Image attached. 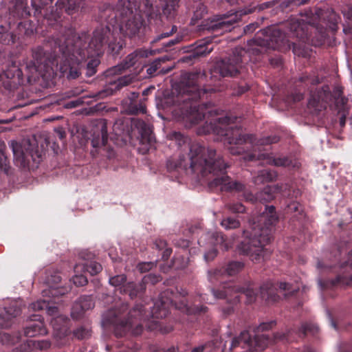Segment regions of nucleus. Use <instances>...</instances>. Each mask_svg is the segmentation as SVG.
I'll return each mask as SVG.
<instances>
[{
    "mask_svg": "<svg viewBox=\"0 0 352 352\" xmlns=\"http://www.w3.org/2000/svg\"><path fill=\"white\" fill-rule=\"evenodd\" d=\"M170 307L179 309L187 316L193 318L204 315L208 310L205 305H193L189 306L185 300H182L177 302L175 298V294L171 289H168L162 292L160 294L159 299L154 303L151 311L152 316L156 318H165L168 315Z\"/></svg>",
    "mask_w": 352,
    "mask_h": 352,
    "instance_id": "obj_10",
    "label": "nucleus"
},
{
    "mask_svg": "<svg viewBox=\"0 0 352 352\" xmlns=\"http://www.w3.org/2000/svg\"><path fill=\"white\" fill-rule=\"evenodd\" d=\"M276 325V321L263 322L254 330L255 335L254 338L250 334L248 331H242L240 335L232 339L230 350L241 346L242 349H248V352H254L258 350H263L268 344L272 340H292L291 336L295 333L300 338H304L310 334L316 336L319 332L318 327L312 322H304L299 327H294L289 329L287 333H276L271 338L269 335L263 333L259 335L260 332L269 330Z\"/></svg>",
    "mask_w": 352,
    "mask_h": 352,
    "instance_id": "obj_6",
    "label": "nucleus"
},
{
    "mask_svg": "<svg viewBox=\"0 0 352 352\" xmlns=\"http://www.w3.org/2000/svg\"><path fill=\"white\" fill-rule=\"evenodd\" d=\"M224 299L226 300V305L222 306L221 311L224 316H228L234 312L236 306L240 302V298L239 295L232 294V296Z\"/></svg>",
    "mask_w": 352,
    "mask_h": 352,
    "instance_id": "obj_39",
    "label": "nucleus"
},
{
    "mask_svg": "<svg viewBox=\"0 0 352 352\" xmlns=\"http://www.w3.org/2000/svg\"><path fill=\"white\" fill-rule=\"evenodd\" d=\"M212 345V342H208L204 344L193 348L190 352H204L207 347L211 346Z\"/></svg>",
    "mask_w": 352,
    "mask_h": 352,
    "instance_id": "obj_63",
    "label": "nucleus"
},
{
    "mask_svg": "<svg viewBox=\"0 0 352 352\" xmlns=\"http://www.w3.org/2000/svg\"><path fill=\"white\" fill-rule=\"evenodd\" d=\"M9 168L10 166L8 160L5 155V153L1 150H0V169L8 174Z\"/></svg>",
    "mask_w": 352,
    "mask_h": 352,
    "instance_id": "obj_54",
    "label": "nucleus"
},
{
    "mask_svg": "<svg viewBox=\"0 0 352 352\" xmlns=\"http://www.w3.org/2000/svg\"><path fill=\"white\" fill-rule=\"evenodd\" d=\"M279 140L277 136H268L258 141L260 145H269L271 144L276 143Z\"/></svg>",
    "mask_w": 352,
    "mask_h": 352,
    "instance_id": "obj_57",
    "label": "nucleus"
},
{
    "mask_svg": "<svg viewBox=\"0 0 352 352\" xmlns=\"http://www.w3.org/2000/svg\"><path fill=\"white\" fill-rule=\"evenodd\" d=\"M346 267L352 268V251L349 253L347 260L341 264L342 269H344Z\"/></svg>",
    "mask_w": 352,
    "mask_h": 352,
    "instance_id": "obj_64",
    "label": "nucleus"
},
{
    "mask_svg": "<svg viewBox=\"0 0 352 352\" xmlns=\"http://www.w3.org/2000/svg\"><path fill=\"white\" fill-rule=\"evenodd\" d=\"M74 335L79 340L87 339L91 336V331L84 327H80L74 331Z\"/></svg>",
    "mask_w": 352,
    "mask_h": 352,
    "instance_id": "obj_48",
    "label": "nucleus"
},
{
    "mask_svg": "<svg viewBox=\"0 0 352 352\" xmlns=\"http://www.w3.org/2000/svg\"><path fill=\"white\" fill-rule=\"evenodd\" d=\"M103 53L104 52L101 54H93L85 58V65L82 67V70L85 72L87 77H91L96 74L98 67L100 64V60L98 57L102 55Z\"/></svg>",
    "mask_w": 352,
    "mask_h": 352,
    "instance_id": "obj_33",
    "label": "nucleus"
},
{
    "mask_svg": "<svg viewBox=\"0 0 352 352\" xmlns=\"http://www.w3.org/2000/svg\"><path fill=\"white\" fill-rule=\"evenodd\" d=\"M320 287L325 289L333 288L338 286L348 285L352 284V275L347 278L343 275H338L334 278H328L319 282Z\"/></svg>",
    "mask_w": 352,
    "mask_h": 352,
    "instance_id": "obj_31",
    "label": "nucleus"
},
{
    "mask_svg": "<svg viewBox=\"0 0 352 352\" xmlns=\"http://www.w3.org/2000/svg\"><path fill=\"white\" fill-rule=\"evenodd\" d=\"M336 97L335 98L336 105L340 109H344L345 104L347 102V99L342 96L341 90H338L336 93Z\"/></svg>",
    "mask_w": 352,
    "mask_h": 352,
    "instance_id": "obj_52",
    "label": "nucleus"
},
{
    "mask_svg": "<svg viewBox=\"0 0 352 352\" xmlns=\"http://www.w3.org/2000/svg\"><path fill=\"white\" fill-rule=\"evenodd\" d=\"M247 14L248 12L240 10L234 12L230 11L226 14H216L203 20L201 24L198 25V30L199 31L207 30L212 33L219 32V34H222L224 32L230 31L232 25L241 20L243 15Z\"/></svg>",
    "mask_w": 352,
    "mask_h": 352,
    "instance_id": "obj_13",
    "label": "nucleus"
},
{
    "mask_svg": "<svg viewBox=\"0 0 352 352\" xmlns=\"http://www.w3.org/2000/svg\"><path fill=\"white\" fill-rule=\"evenodd\" d=\"M249 89L250 87L246 82H241L234 89V94L237 96H241L247 92L249 90Z\"/></svg>",
    "mask_w": 352,
    "mask_h": 352,
    "instance_id": "obj_58",
    "label": "nucleus"
},
{
    "mask_svg": "<svg viewBox=\"0 0 352 352\" xmlns=\"http://www.w3.org/2000/svg\"><path fill=\"white\" fill-rule=\"evenodd\" d=\"M187 40V35L184 33H179L175 38L169 40L168 42H164L162 43L161 49H155L153 51H157L160 52L161 50L168 51L173 46Z\"/></svg>",
    "mask_w": 352,
    "mask_h": 352,
    "instance_id": "obj_41",
    "label": "nucleus"
},
{
    "mask_svg": "<svg viewBox=\"0 0 352 352\" xmlns=\"http://www.w3.org/2000/svg\"><path fill=\"white\" fill-rule=\"evenodd\" d=\"M175 245L183 249H186L189 247L190 241L187 239H179L178 240L173 241Z\"/></svg>",
    "mask_w": 352,
    "mask_h": 352,
    "instance_id": "obj_62",
    "label": "nucleus"
},
{
    "mask_svg": "<svg viewBox=\"0 0 352 352\" xmlns=\"http://www.w3.org/2000/svg\"><path fill=\"white\" fill-rule=\"evenodd\" d=\"M227 208L234 213H243L245 212V207L241 203H232L227 204Z\"/></svg>",
    "mask_w": 352,
    "mask_h": 352,
    "instance_id": "obj_53",
    "label": "nucleus"
},
{
    "mask_svg": "<svg viewBox=\"0 0 352 352\" xmlns=\"http://www.w3.org/2000/svg\"><path fill=\"white\" fill-rule=\"evenodd\" d=\"M210 291L215 298H228L232 294L239 295L241 298V295H244L248 304L252 303L256 298V292L250 283L247 287H240L233 283H226L217 288H211Z\"/></svg>",
    "mask_w": 352,
    "mask_h": 352,
    "instance_id": "obj_17",
    "label": "nucleus"
},
{
    "mask_svg": "<svg viewBox=\"0 0 352 352\" xmlns=\"http://www.w3.org/2000/svg\"><path fill=\"white\" fill-rule=\"evenodd\" d=\"M199 73H186L182 76L179 85V101L182 104L176 110V114L190 127L206 119L204 124L198 129V134L214 133L223 137L224 144L232 155H241L252 147L255 136L243 134L238 125L240 118L232 116L219 117V109L212 106L210 102H205L215 89H200L197 85Z\"/></svg>",
    "mask_w": 352,
    "mask_h": 352,
    "instance_id": "obj_2",
    "label": "nucleus"
},
{
    "mask_svg": "<svg viewBox=\"0 0 352 352\" xmlns=\"http://www.w3.org/2000/svg\"><path fill=\"white\" fill-rule=\"evenodd\" d=\"M134 78H135L134 75L128 74V75H124V76L118 78L117 80L113 81V83H112L111 81H109V82L111 85H113L115 87L114 89L116 90H119L122 87L126 86V85H129L130 83H131L133 82V80H134Z\"/></svg>",
    "mask_w": 352,
    "mask_h": 352,
    "instance_id": "obj_42",
    "label": "nucleus"
},
{
    "mask_svg": "<svg viewBox=\"0 0 352 352\" xmlns=\"http://www.w3.org/2000/svg\"><path fill=\"white\" fill-rule=\"evenodd\" d=\"M126 281V276L124 274H120L112 276L109 278V283L111 285L118 287H120V289L124 285Z\"/></svg>",
    "mask_w": 352,
    "mask_h": 352,
    "instance_id": "obj_45",
    "label": "nucleus"
},
{
    "mask_svg": "<svg viewBox=\"0 0 352 352\" xmlns=\"http://www.w3.org/2000/svg\"><path fill=\"white\" fill-rule=\"evenodd\" d=\"M209 188L212 190H219L221 192L230 193H243V196L245 201L252 203L257 201L261 203L270 202L275 198V195L281 190V186L278 184L267 186L263 190L257 192L256 195L252 194L246 189L244 184L232 180L227 175V172L223 173L221 177L213 179L209 184Z\"/></svg>",
    "mask_w": 352,
    "mask_h": 352,
    "instance_id": "obj_8",
    "label": "nucleus"
},
{
    "mask_svg": "<svg viewBox=\"0 0 352 352\" xmlns=\"http://www.w3.org/2000/svg\"><path fill=\"white\" fill-rule=\"evenodd\" d=\"M52 301V299L38 300L31 303L29 309L32 311L46 310L48 315L54 316L51 320V324L54 331H56L60 335H65L68 329L69 319L63 315L56 316L58 312V307L50 305V302Z\"/></svg>",
    "mask_w": 352,
    "mask_h": 352,
    "instance_id": "obj_16",
    "label": "nucleus"
},
{
    "mask_svg": "<svg viewBox=\"0 0 352 352\" xmlns=\"http://www.w3.org/2000/svg\"><path fill=\"white\" fill-rule=\"evenodd\" d=\"M179 0H118L116 8L108 3L99 7V18L102 23L93 32L91 46L97 53H102L105 46L112 55L118 54L125 45L122 34L134 41H142L146 33L144 14L150 21L161 17L162 13L168 19L177 14Z\"/></svg>",
    "mask_w": 352,
    "mask_h": 352,
    "instance_id": "obj_1",
    "label": "nucleus"
},
{
    "mask_svg": "<svg viewBox=\"0 0 352 352\" xmlns=\"http://www.w3.org/2000/svg\"><path fill=\"white\" fill-rule=\"evenodd\" d=\"M254 42L257 45L274 50L286 51L292 48L294 54H300L297 52L296 43L290 42L286 36V33L277 26H270L260 30L256 34Z\"/></svg>",
    "mask_w": 352,
    "mask_h": 352,
    "instance_id": "obj_12",
    "label": "nucleus"
},
{
    "mask_svg": "<svg viewBox=\"0 0 352 352\" xmlns=\"http://www.w3.org/2000/svg\"><path fill=\"white\" fill-rule=\"evenodd\" d=\"M210 43L205 41H199L198 45L195 47L194 51L190 57L197 58L200 56H205L210 54L212 47H209Z\"/></svg>",
    "mask_w": 352,
    "mask_h": 352,
    "instance_id": "obj_40",
    "label": "nucleus"
},
{
    "mask_svg": "<svg viewBox=\"0 0 352 352\" xmlns=\"http://www.w3.org/2000/svg\"><path fill=\"white\" fill-rule=\"evenodd\" d=\"M108 133L107 123L104 121H100L92 129L91 145L95 151H91L94 156L96 153H101L111 159L114 156V151L108 144Z\"/></svg>",
    "mask_w": 352,
    "mask_h": 352,
    "instance_id": "obj_19",
    "label": "nucleus"
},
{
    "mask_svg": "<svg viewBox=\"0 0 352 352\" xmlns=\"http://www.w3.org/2000/svg\"><path fill=\"white\" fill-rule=\"evenodd\" d=\"M278 173L276 170L264 169L258 173V175L253 178V182L259 185L267 182H274L276 179Z\"/></svg>",
    "mask_w": 352,
    "mask_h": 352,
    "instance_id": "obj_36",
    "label": "nucleus"
},
{
    "mask_svg": "<svg viewBox=\"0 0 352 352\" xmlns=\"http://www.w3.org/2000/svg\"><path fill=\"white\" fill-rule=\"evenodd\" d=\"M135 128L138 131L140 135V142L142 144L151 145L154 142L151 126L149 124L142 120H137L133 122Z\"/></svg>",
    "mask_w": 352,
    "mask_h": 352,
    "instance_id": "obj_29",
    "label": "nucleus"
},
{
    "mask_svg": "<svg viewBox=\"0 0 352 352\" xmlns=\"http://www.w3.org/2000/svg\"><path fill=\"white\" fill-rule=\"evenodd\" d=\"M331 95L329 87L324 86L315 91L310 89V98L308 101V107L314 109L316 111H321L325 106L322 104L323 102H327Z\"/></svg>",
    "mask_w": 352,
    "mask_h": 352,
    "instance_id": "obj_24",
    "label": "nucleus"
},
{
    "mask_svg": "<svg viewBox=\"0 0 352 352\" xmlns=\"http://www.w3.org/2000/svg\"><path fill=\"white\" fill-rule=\"evenodd\" d=\"M319 23V13L316 12L311 16L306 19L291 17L285 26L288 31L304 43H309L312 40V31L318 30Z\"/></svg>",
    "mask_w": 352,
    "mask_h": 352,
    "instance_id": "obj_14",
    "label": "nucleus"
},
{
    "mask_svg": "<svg viewBox=\"0 0 352 352\" xmlns=\"http://www.w3.org/2000/svg\"><path fill=\"white\" fill-rule=\"evenodd\" d=\"M217 254L218 251L217 248H212L211 250H208L204 254V259L206 262H210L217 256Z\"/></svg>",
    "mask_w": 352,
    "mask_h": 352,
    "instance_id": "obj_60",
    "label": "nucleus"
},
{
    "mask_svg": "<svg viewBox=\"0 0 352 352\" xmlns=\"http://www.w3.org/2000/svg\"><path fill=\"white\" fill-rule=\"evenodd\" d=\"M146 290V286L142 282L135 283L134 282H129L121 288L120 292L127 294L131 299H133L141 294Z\"/></svg>",
    "mask_w": 352,
    "mask_h": 352,
    "instance_id": "obj_34",
    "label": "nucleus"
},
{
    "mask_svg": "<svg viewBox=\"0 0 352 352\" xmlns=\"http://www.w3.org/2000/svg\"><path fill=\"white\" fill-rule=\"evenodd\" d=\"M51 342L49 340H28L20 346L22 352H32L34 349L45 350L50 347Z\"/></svg>",
    "mask_w": 352,
    "mask_h": 352,
    "instance_id": "obj_35",
    "label": "nucleus"
},
{
    "mask_svg": "<svg viewBox=\"0 0 352 352\" xmlns=\"http://www.w3.org/2000/svg\"><path fill=\"white\" fill-rule=\"evenodd\" d=\"M171 138L179 147H186L188 152L180 154L178 158L171 157L167 160L166 168L168 172L190 170L197 177L210 180L208 185L213 179L226 173L229 165L215 149L206 147L197 142H190L188 138L180 132H174Z\"/></svg>",
    "mask_w": 352,
    "mask_h": 352,
    "instance_id": "obj_4",
    "label": "nucleus"
},
{
    "mask_svg": "<svg viewBox=\"0 0 352 352\" xmlns=\"http://www.w3.org/2000/svg\"><path fill=\"white\" fill-rule=\"evenodd\" d=\"M145 326L149 331H160L161 323L158 321L151 320L147 322Z\"/></svg>",
    "mask_w": 352,
    "mask_h": 352,
    "instance_id": "obj_59",
    "label": "nucleus"
},
{
    "mask_svg": "<svg viewBox=\"0 0 352 352\" xmlns=\"http://www.w3.org/2000/svg\"><path fill=\"white\" fill-rule=\"evenodd\" d=\"M73 282L75 285L77 287H82L85 285L88 280L85 276L80 274V275H76L73 277Z\"/></svg>",
    "mask_w": 352,
    "mask_h": 352,
    "instance_id": "obj_55",
    "label": "nucleus"
},
{
    "mask_svg": "<svg viewBox=\"0 0 352 352\" xmlns=\"http://www.w3.org/2000/svg\"><path fill=\"white\" fill-rule=\"evenodd\" d=\"M188 265V261L183 256L175 257L172 261V267L175 270L184 269Z\"/></svg>",
    "mask_w": 352,
    "mask_h": 352,
    "instance_id": "obj_51",
    "label": "nucleus"
},
{
    "mask_svg": "<svg viewBox=\"0 0 352 352\" xmlns=\"http://www.w3.org/2000/svg\"><path fill=\"white\" fill-rule=\"evenodd\" d=\"M247 51L241 47H235L232 54L226 58L217 63L215 69L223 77L234 76L239 74L247 60Z\"/></svg>",
    "mask_w": 352,
    "mask_h": 352,
    "instance_id": "obj_15",
    "label": "nucleus"
},
{
    "mask_svg": "<svg viewBox=\"0 0 352 352\" xmlns=\"http://www.w3.org/2000/svg\"><path fill=\"white\" fill-rule=\"evenodd\" d=\"M296 289H292V285L286 282H280L275 285L271 281H267L261 286L260 293L261 298L267 303L278 302L280 298V294L285 298L294 295Z\"/></svg>",
    "mask_w": 352,
    "mask_h": 352,
    "instance_id": "obj_20",
    "label": "nucleus"
},
{
    "mask_svg": "<svg viewBox=\"0 0 352 352\" xmlns=\"http://www.w3.org/2000/svg\"><path fill=\"white\" fill-rule=\"evenodd\" d=\"M139 94L133 92L131 94L129 97L130 102L127 107L126 111L131 115H137L139 113H145L146 104L142 100L137 101L136 99L138 98Z\"/></svg>",
    "mask_w": 352,
    "mask_h": 352,
    "instance_id": "obj_32",
    "label": "nucleus"
},
{
    "mask_svg": "<svg viewBox=\"0 0 352 352\" xmlns=\"http://www.w3.org/2000/svg\"><path fill=\"white\" fill-rule=\"evenodd\" d=\"M298 81L300 82L304 83L308 89H310L309 85H316L319 84L320 80L318 77L314 76L310 77L307 75H303L299 78Z\"/></svg>",
    "mask_w": 352,
    "mask_h": 352,
    "instance_id": "obj_50",
    "label": "nucleus"
},
{
    "mask_svg": "<svg viewBox=\"0 0 352 352\" xmlns=\"http://www.w3.org/2000/svg\"><path fill=\"white\" fill-rule=\"evenodd\" d=\"M21 307L16 302H11L8 307L0 309V328H8L10 326L12 318L19 316Z\"/></svg>",
    "mask_w": 352,
    "mask_h": 352,
    "instance_id": "obj_27",
    "label": "nucleus"
},
{
    "mask_svg": "<svg viewBox=\"0 0 352 352\" xmlns=\"http://www.w3.org/2000/svg\"><path fill=\"white\" fill-rule=\"evenodd\" d=\"M23 333L26 337L44 336L47 330L43 322V318L39 314H34L30 318L28 324L23 328Z\"/></svg>",
    "mask_w": 352,
    "mask_h": 352,
    "instance_id": "obj_23",
    "label": "nucleus"
},
{
    "mask_svg": "<svg viewBox=\"0 0 352 352\" xmlns=\"http://www.w3.org/2000/svg\"><path fill=\"white\" fill-rule=\"evenodd\" d=\"M30 15L28 3L23 0H16L14 4L9 8V23L7 25L11 29V23L14 20L25 19Z\"/></svg>",
    "mask_w": 352,
    "mask_h": 352,
    "instance_id": "obj_26",
    "label": "nucleus"
},
{
    "mask_svg": "<svg viewBox=\"0 0 352 352\" xmlns=\"http://www.w3.org/2000/svg\"><path fill=\"white\" fill-rule=\"evenodd\" d=\"M243 158L247 161L268 160L270 164L274 165L276 166L289 167L292 165V161L287 157L271 158L268 153H256V151L250 153H245Z\"/></svg>",
    "mask_w": 352,
    "mask_h": 352,
    "instance_id": "obj_25",
    "label": "nucleus"
},
{
    "mask_svg": "<svg viewBox=\"0 0 352 352\" xmlns=\"http://www.w3.org/2000/svg\"><path fill=\"white\" fill-rule=\"evenodd\" d=\"M221 225L226 229H234L240 226V222L233 217H227L221 221Z\"/></svg>",
    "mask_w": 352,
    "mask_h": 352,
    "instance_id": "obj_47",
    "label": "nucleus"
},
{
    "mask_svg": "<svg viewBox=\"0 0 352 352\" xmlns=\"http://www.w3.org/2000/svg\"><path fill=\"white\" fill-rule=\"evenodd\" d=\"M243 263L239 261H232L230 262L225 268L223 269H216L213 271L210 270L208 272L210 278L212 277V274L215 277L227 274L228 276H234L239 273L243 268Z\"/></svg>",
    "mask_w": 352,
    "mask_h": 352,
    "instance_id": "obj_30",
    "label": "nucleus"
},
{
    "mask_svg": "<svg viewBox=\"0 0 352 352\" xmlns=\"http://www.w3.org/2000/svg\"><path fill=\"white\" fill-rule=\"evenodd\" d=\"M16 165L20 168L34 169L42 160L44 150L34 140H24L21 143L12 140L10 142Z\"/></svg>",
    "mask_w": 352,
    "mask_h": 352,
    "instance_id": "obj_11",
    "label": "nucleus"
},
{
    "mask_svg": "<svg viewBox=\"0 0 352 352\" xmlns=\"http://www.w3.org/2000/svg\"><path fill=\"white\" fill-rule=\"evenodd\" d=\"M153 265L154 264L151 262L142 263L138 265V269L140 271V272L144 273L151 270Z\"/></svg>",
    "mask_w": 352,
    "mask_h": 352,
    "instance_id": "obj_61",
    "label": "nucleus"
},
{
    "mask_svg": "<svg viewBox=\"0 0 352 352\" xmlns=\"http://www.w3.org/2000/svg\"><path fill=\"white\" fill-rule=\"evenodd\" d=\"M278 220L274 206H265V210L258 217V224L251 232L245 230V239L239 245L241 254L248 256L254 262L267 258L271 254L266 245L272 239L273 228Z\"/></svg>",
    "mask_w": 352,
    "mask_h": 352,
    "instance_id": "obj_5",
    "label": "nucleus"
},
{
    "mask_svg": "<svg viewBox=\"0 0 352 352\" xmlns=\"http://www.w3.org/2000/svg\"><path fill=\"white\" fill-rule=\"evenodd\" d=\"M82 0H31L33 15L38 21L58 32L57 35L65 34L67 26L63 12L72 15L81 7Z\"/></svg>",
    "mask_w": 352,
    "mask_h": 352,
    "instance_id": "obj_7",
    "label": "nucleus"
},
{
    "mask_svg": "<svg viewBox=\"0 0 352 352\" xmlns=\"http://www.w3.org/2000/svg\"><path fill=\"white\" fill-rule=\"evenodd\" d=\"M162 63H164V60L162 58H157L153 61L149 65L147 66V74L152 77L159 74H165L170 72V68L166 69H164V68L161 69Z\"/></svg>",
    "mask_w": 352,
    "mask_h": 352,
    "instance_id": "obj_38",
    "label": "nucleus"
},
{
    "mask_svg": "<svg viewBox=\"0 0 352 352\" xmlns=\"http://www.w3.org/2000/svg\"><path fill=\"white\" fill-rule=\"evenodd\" d=\"M177 30V28L176 25H173L171 28L170 31L163 32L159 35H157L155 38H154L151 43L152 45V47H154V45L157 44L158 42H160L162 39L164 38H168L170 36H171L173 34L175 33Z\"/></svg>",
    "mask_w": 352,
    "mask_h": 352,
    "instance_id": "obj_49",
    "label": "nucleus"
},
{
    "mask_svg": "<svg viewBox=\"0 0 352 352\" xmlns=\"http://www.w3.org/2000/svg\"><path fill=\"white\" fill-rule=\"evenodd\" d=\"M78 302L86 311L89 310L94 307V301L91 296H82L78 299Z\"/></svg>",
    "mask_w": 352,
    "mask_h": 352,
    "instance_id": "obj_46",
    "label": "nucleus"
},
{
    "mask_svg": "<svg viewBox=\"0 0 352 352\" xmlns=\"http://www.w3.org/2000/svg\"><path fill=\"white\" fill-rule=\"evenodd\" d=\"M128 310V305L122 304L120 309H110L102 316V325L112 327L116 337L124 336L127 331L132 329L136 321L144 320V307L142 305L137 304L127 314L126 318L124 313Z\"/></svg>",
    "mask_w": 352,
    "mask_h": 352,
    "instance_id": "obj_9",
    "label": "nucleus"
},
{
    "mask_svg": "<svg viewBox=\"0 0 352 352\" xmlns=\"http://www.w3.org/2000/svg\"><path fill=\"white\" fill-rule=\"evenodd\" d=\"M207 13L208 9L206 6L203 3L196 2L193 6V14L190 19V25H195Z\"/></svg>",
    "mask_w": 352,
    "mask_h": 352,
    "instance_id": "obj_37",
    "label": "nucleus"
},
{
    "mask_svg": "<svg viewBox=\"0 0 352 352\" xmlns=\"http://www.w3.org/2000/svg\"><path fill=\"white\" fill-rule=\"evenodd\" d=\"M0 82L8 91L14 90L23 83L22 69L14 64L0 73Z\"/></svg>",
    "mask_w": 352,
    "mask_h": 352,
    "instance_id": "obj_22",
    "label": "nucleus"
},
{
    "mask_svg": "<svg viewBox=\"0 0 352 352\" xmlns=\"http://www.w3.org/2000/svg\"><path fill=\"white\" fill-rule=\"evenodd\" d=\"M85 312V310L84 309L82 306L80 305V303L78 302V300H76L72 308L71 316L72 318L75 320H78L83 316Z\"/></svg>",
    "mask_w": 352,
    "mask_h": 352,
    "instance_id": "obj_44",
    "label": "nucleus"
},
{
    "mask_svg": "<svg viewBox=\"0 0 352 352\" xmlns=\"http://www.w3.org/2000/svg\"><path fill=\"white\" fill-rule=\"evenodd\" d=\"M45 281L49 285L50 289L43 292L44 296L48 294H51L52 296H58L64 294L58 287V284L61 281V276L58 272H47Z\"/></svg>",
    "mask_w": 352,
    "mask_h": 352,
    "instance_id": "obj_28",
    "label": "nucleus"
},
{
    "mask_svg": "<svg viewBox=\"0 0 352 352\" xmlns=\"http://www.w3.org/2000/svg\"><path fill=\"white\" fill-rule=\"evenodd\" d=\"M160 280V276H156L155 274H150L147 276H145L142 279V282L144 283L146 286V283H151L153 285L158 283Z\"/></svg>",
    "mask_w": 352,
    "mask_h": 352,
    "instance_id": "obj_56",
    "label": "nucleus"
},
{
    "mask_svg": "<svg viewBox=\"0 0 352 352\" xmlns=\"http://www.w3.org/2000/svg\"><path fill=\"white\" fill-rule=\"evenodd\" d=\"M6 25H0V43L3 45L15 43L20 37L30 36L36 30L34 23L30 20H24L17 24L16 32L10 31Z\"/></svg>",
    "mask_w": 352,
    "mask_h": 352,
    "instance_id": "obj_18",
    "label": "nucleus"
},
{
    "mask_svg": "<svg viewBox=\"0 0 352 352\" xmlns=\"http://www.w3.org/2000/svg\"><path fill=\"white\" fill-rule=\"evenodd\" d=\"M82 269L84 271L89 272L91 276H94L100 272L102 267L99 263L91 261L83 263Z\"/></svg>",
    "mask_w": 352,
    "mask_h": 352,
    "instance_id": "obj_43",
    "label": "nucleus"
},
{
    "mask_svg": "<svg viewBox=\"0 0 352 352\" xmlns=\"http://www.w3.org/2000/svg\"><path fill=\"white\" fill-rule=\"evenodd\" d=\"M86 34L78 36L74 29L65 30V34L56 35L54 38L52 51L49 53L47 50L37 47L32 51L34 60L26 64L25 69L30 72L43 70L48 72L52 67L60 61V71L68 80L78 78L82 74L85 67V58L97 53L91 46V38L87 43Z\"/></svg>",
    "mask_w": 352,
    "mask_h": 352,
    "instance_id": "obj_3",
    "label": "nucleus"
},
{
    "mask_svg": "<svg viewBox=\"0 0 352 352\" xmlns=\"http://www.w3.org/2000/svg\"><path fill=\"white\" fill-rule=\"evenodd\" d=\"M151 54H152V50L149 51L144 49L136 50L129 54L122 63L107 69L103 72V74L105 78L121 74L123 71L133 67L137 63L140 62L142 58H146Z\"/></svg>",
    "mask_w": 352,
    "mask_h": 352,
    "instance_id": "obj_21",
    "label": "nucleus"
}]
</instances>
